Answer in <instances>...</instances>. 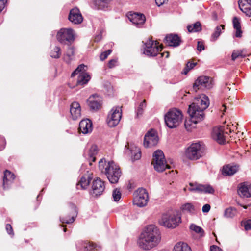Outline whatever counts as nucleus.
<instances>
[{"instance_id":"nucleus-23","label":"nucleus","mask_w":251,"mask_h":251,"mask_svg":"<svg viewBox=\"0 0 251 251\" xmlns=\"http://www.w3.org/2000/svg\"><path fill=\"white\" fill-rule=\"evenodd\" d=\"M79 131L83 134H88L92 131V123L91 121L87 119L80 121L79 126Z\"/></svg>"},{"instance_id":"nucleus-42","label":"nucleus","mask_w":251,"mask_h":251,"mask_svg":"<svg viewBox=\"0 0 251 251\" xmlns=\"http://www.w3.org/2000/svg\"><path fill=\"white\" fill-rule=\"evenodd\" d=\"M221 28L222 29H224L225 25H221L220 26H218L216 27L214 32L212 35V38L213 40H216L221 34Z\"/></svg>"},{"instance_id":"nucleus-27","label":"nucleus","mask_w":251,"mask_h":251,"mask_svg":"<svg viewBox=\"0 0 251 251\" xmlns=\"http://www.w3.org/2000/svg\"><path fill=\"white\" fill-rule=\"evenodd\" d=\"M14 179V174L7 170H5L3 179V188L6 189L8 187V185L12 182Z\"/></svg>"},{"instance_id":"nucleus-29","label":"nucleus","mask_w":251,"mask_h":251,"mask_svg":"<svg viewBox=\"0 0 251 251\" xmlns=\"http://www.w3.org/2000/svg\"><path fill=\"white\" fill-rule=\"evenodd\" d=\"M92 178L89 175L83 176L76 185L77 189H85L89 186Z\"/></svg>"},{"instance_id":"nucleus-28","label":"nucleus","mask_w":251,"mask_h":251,"mask_svg":"<svg viewBox=\"0 0 251 251\" xmlns=\"http://www.w3.org/2000/svg\"><path fill=\"white\" fill-rule=\"evenodd\" d=\"M166 42L170 46L176 47L180 44V39L177 35L170 34L166 36Z\"/></svg>"},{"instance_id":"nucleus-37","label":"nucleus","mask_w":251,"mask_h":251,"mask_svg":"<svg viewBox=\"0 0 251 251\" xmlns=\"http://www.w3.org/2000/svg\"><path fill=\"white\" fill-rule=\"evenodd\" d=\"M61 53L62 52L60 47L54 46L51 48L50 55L51 57L57 59L60 57Z\"/></svg>"},{"instance_id":"nucleus-5","label":"nucleus","mask_w":251,"mask_h":251,"mask_svg":"<svg viewBox=\"0 0 251 251\" xmlns=\"http://www.w3.org/2000/svg\"><path fill=\"white\" fill-rule=\"evenodd\" d=\"M181 222V217L176 212H168L162 215L159 223L167 228H174Z\"/></svg>"},{"instance_id":"nucleus-39","label":"nucleus","mask_w":251,"mask_h":251,"mask_svg":"<svg viewBox=\"0 0 251 251\" xmlns=\"http://www.w3.org/2000/svg\"><path fill=\"white\" fill-rule=\"evenodd\" d=\"M146 107V100H144L143 101L140 103L136 110V116L139 118L142 116L143 113L144 109Z\"/></svg>"},{"instance_id":"nucleus-43","label":"nucleus","mask_w":251,"mask_h":251,"mask_svg":"<svg viewBox=\"0 0 251 251\" xmlns=\"http://www.w3.org/2000/svg\"><path fill=\"white\" fill-rule=\"evenodd\" d=\"M190 228L192 230L195 231L197 233H199L200 236L202 237L204 235V231L203 229L201 227L196 225L192 224L190 226Z\"/></svg>"},{"instance_id":"nucleus-45","label":"nucleus","mask_w":251,"mask_h":251,"mask_svg":"<svg viewBox=\"0 0 251 251\" xmlns=\"http://www.w3.org/2000/svg\"><path fill=\"white\" fill-rule=\"evenodd\" d=\"M196 63H192L190 61L188 62L186 64V65L183 70V73L185 75H186L187 73L189 71V70L193 69L194 67V66L196 65Z\"/></svg>"},{"instance_id":"nucleus-22","label":"nucleus","mask_w":251,"mask_h":251,"mask_svg":"<svg viewBox=\"0 0 251 251\" xmlns=\"http://www.w3.org/2000/svg\"><path fill=\"white\" fill-rule=\"evenodd\" d=\"M129 20L137 26H140L145 23L146 19L143 14L137 13L130 14L128 16Z\"/></svg>"},{"instance_id":"nucleus-49","label":"nucleus","mask_w":251,"mask_h":251,"mask_svg":"<svg viewBox=\"0 0 251 251\" xmlns=\"http://www.w3.org/2000/svg\"><path fill=\"white\" fill-rule=\"evenodd\" d=\"M224 126L225 128L226 131H228V134L229 133H231L232 131H233L234 129L235 128V126H234L233 124L232 125H227L226 126Z\"/></svg>"},{"instance_id":"nucleus-11","label":"nucleus","mask_w":251,"mask_h":251,"mask_svg":"<svg viewBox=\"0 0 251 251\" xmlns=\"http://www.w3.org/2000/svg\"><path fill=\"white\" fill-rule=\"evenodd\" d=\"M213 86V79L207 76H201L195 81L193 89L196 92L198 90L209 89Z\"/></svg>"},{"instance_id":"nucleus-44","label":"nucleus","mask_w":251,"mask_h":251,"mask_svg":"<svg viewBox=\"0 0 251 251\" xmlns=\"http://www.w3.org/2000/svg\"><path fill=\"white\" fill-rule=\"evenodd\" d=\"M112 197L115 201H118L121 198V193L119 189H115L113 191Z\"/></svg>"},{"instance_id":"nucleus-54","label":"nucleus","mask_w":251,"mask_h":251,"mask_svg":"<svg viewBox=\"0 0 251 251\" xmlns=\"http://www.w3.org/2000/svg\"><path fill=\"white\" fill-rule=\"evenodd\" d=\"M210 209V205L208 204H206L202 207V212L204 213L208 212Z\"/></svg>"},{"instance_id":"nucleus-32","label":"nucleus","mask_w":251,"mask_h":251,"mask_svg":"<svg viewBox=\"0 0 251 251\" xmlns=\"http://www.w3.org/2000/svg\"><path fill=\"white\" fill-rule=\"evenodd\" d=\"M75 54V49L73 47H70L67 49L63 56L64 60L68 64L73 59Z\"/></svg>"},{"instance_id":"nucleus-47","label":"nucleus","mask_w":251,"mask_h":251,"mask_svg":"<svg viewBox=\"0 0 251 251\" xmlns=\"http://www.w3.org/2000/svg\"><path fill=\"white\" fill-rule=\"evenodd\" d=\"M241 225L244 226L246 230H250L251 229V220L242 221Z\"/></svg>"},{"instance_id":"nucleus-40","label":"nucleus","mask_w":251,"mask_h":251,"mask_svg":"<svg viewBox=\"0 0 251 251\" xmlns=\"http://www.w3.org/2000/svg\"><path fill=\"white\" fill-rule=\"evenodd\" d=\"M131 152L133 155L132 158L133 160H137L140 159L141 157V152L139 148L135 147L134 150H131Z\"/></svg>"},{"instance_id":"nucleus-41","label":"nucleus","mask_w":251,"mask_h":251,"mask_svg":"<svg viewBox=\"0 0 251 251\" xmlns=\"http://www.w3.org/2000/svg\"><path fill=\"white\" fill-rule=\"evenodd\" d=\"M181 209L183 211H186L189 213H192L194 211V206L191 203H186L182 204L181 206Z\"/></svg>"},{"instance_id":"nucleus-15","label":"nucleus","mask_w":251,"mask_h":251,"mask_svg":"<svg viewBox=\"0 0 251 251\" xmlns=\"http://www.w3.org/2000/svg\"><path fill=\"white\" fill-rule=\"evenodd\" d=\"M158 142V138L156 132L151 129L145 135L144 145L147 148H151L156 146Z\"/></svg>"},{"instance_id":"nucleus-48","label":"nucleus","mask_w":251,"mask_h":251,"mask_svg":"<svg viewBox=\"0 0 251 251\" xmlns=\"http://www.w3.org/2000/svg\"><path fill=\"white\" fill-rule=\"evenodd\" d=\"M112 50H108L102 52L100 56V59L101 61H103L107 58L108 56L110 54Z\"/></svg>"},{"instance_id":"nucleus-21","label":"nucleus","mask_w":251,"mask_h":251,"mask_svg":"<svg viewBox=\"0 0 251 251\" xmlns=\"http://www.w3.org/2000/svg\"><path fill=\"white\" fill-rule=\"evenodd\" d=\"M87 102L91 109L97 110L101 107V99L96 94L93 95L89 98Z\"/></svg>"},{"instance_id":"nucleus-16","label":"nucleus","mask_w":251,"mask_h":251,"mask_svg":"<svg viewBox=\"0 0 251 251\" xmlns=\"http://www.w3.org/2000/svg\"><path fill=\"white\" fill-rule=\"evenodd\" d=\"M228 131H226L224 126L214 127L213 130L212 137L218 143L223 144L226 142V137Z\"/></svg>"},{"instance_id":"nucleus-13","label":"nucleus","mask_w":251,"mask_h":251,"mask_svg":"<svg viewBox=\"0 0 251 251\" xmlns=\"http://www.w3.org/2000/svg\"><path fill=\"white\" fill-rule=\"evenodd\" d=\"M149 200L148 194L146 189H138L134 194L133 203L139 207L146 206Z\"/></svg>"},{"instance_id":"nucleus-24","label":"nucleus","mask_w":251,"mask_h":251,"mask_svg":"<svg viewBox=\"0 0 251 251\" xmlns=\"http://www.w3.org/2000/svg\"><path fill=\"white\" fill-rule=\"evenodd\" d=\"M238 5L240 10L247 16H251V0H239Z\"/></svg>"},{"instance_id":"nucleus-19","label":"nucleus","mask_w":251,"mask_h":251,"mask_svg":"<svg viewBox=\"0 0 251 251\" xmlns=\"http://www.w3.org/2000/svg\"><path fill=\"white\" fill-rule=\"evenodd\" d=\"M68 19L74 24H79L83 21L82 16L77 8H75L70 10Z\"/></svg>"},{"instance_id":"nucleus-14","label":"nucleus","mask_w":251,"mask_h":251,"mask_svg":"<svg viewBox=\"0 0 251 251\" xmlns=\"http://www.w3.org/2000/svg\"><path fill=\"white\" fill-rule=\"evenodd\" d=\"M86 66L84 64L80 65L71 74L74 77L76 74H79L77 80V85H83L86 84L90 79V75L84 71Z\"/></svg>"},{"instance_id":"nucleus-38","label":"nucleus","mask_w":251,"mask_h":251,"mask_svg":"<svg viewBox=\"0 0 251 251\" xmlns=\"http://www.w3.org/2000/svg\"><path fill=\"white\" fill-rule=\"evenodd\" d=\"M237 214V210L236 208L230 207L225 209L224 212V217L227 218H232Z\"/></svg>"},{"instance_id":"nucleus-36","label":"nucleus","mask_w":251,"mask_h":251,"mask_svg":"<svg viewBox=\"0 0 251 251\" xmlns=\"http://www.w3.org/2000/svg\"><path fill=\"white\" fill-rule=\"evenodd\" d=\"M187 28L189 32H196L201 30V25L200 22L188 25Z\"/></svg>"},{"instance_id":"nucleus-55","label":"nucleus","mask_w":251,"mask_h":251,"mask_svg":"<svg viewBox=\"0 0 251 251\" xmlns=\"http://www.w3.org/2000/svg\"><path fill=\"white\" fill-rule=\"evenodd\" d=\"M168 1V0H155V2L158 6H160L166 3Z\"/></svg>"},{"instance_id":"nucleus-31","label":"nucleus","mask_w":251,"mask_h":251,"mask_svg":"<svg viewBox=\"0 0 251 251\" xmlns=\"http://www.w3.org/2000/svg\"><path fill=\"white\" fill-rule=\"evenodd\" d=\"M98 153V147L96 145H92L89 149L87 155L90 161V165H92V162H95L96 160L95 155Z\"/></svg>"},{"instance_id":"nucleus-57","label":"nucleus","mask_w":251,"mask_h":251,"mask_svg":"<svg viewBox=\"0 0 251 251\" xmlns=\"http://www.w3.org/2000/svg\"><path fill=\"white\" fill-rule=\"evenodd\" d=\"M226 106L224 104L222 106V108L220 109V110L221 111H223V112H225L226 111Z\"/></svg>"},{"instance_id":"nucleus-46","label":"nucleus","mask_w":251,"mask_h":251,"mask_svg":"<svg viewBox=\"0 0 251 251\" xmlns=\"http://www.w3.org/2000/svg\"><path fill=\"white\" fill-rule=\"evenodd\" d=\"M84 248L88 251H92L96 248L95 245L93 243L84 242L83 244Z\"/></svg>"},{"instance_id":"nucleus-33","label":"nucleus","mask_w":251,"mask_h":251,"mask_svg":"<svg viewBox=\"0 0 251 251\" xmlns=\"http://www.w3.org/2000/svg\"><path fill=\"white\" fill-rule=\"evenodd\" d=\"M173 251H192L190 247L187 244L179 242L174 246Z\"/></svg>"},{"instance_id":"nucleus-20","label":"nucleus","mask_w":251,"mask_h":251,"mask_svg":"<svg viewBox=\"0 0 251 251\" xmlns=\"http://www.w3.org/2000/svg\"><path fill=\"white\" fill-rule=\"evenodd\" d=\"M238 193L241 197H251V183L244 182L239 185L238 187Z\"/></svg>"},{"instance_id":"nucleus-56","label":"nucleus","mask_w":251,"mask_h":251,"mask_svg":"<svg viewBox=\"0 0 251 251\" xmlns=\"http://www.w3.org/2000/svg\"><path fill=\"white\" fill-rule=\"evenodd\" d=\"M210 251H223L221 248L217 246L213 245L211 247Z\"/></svg>"},{"instance_id":"nucleus-10","label":"nucleus","mask_w":251,"mask_h":251,"mask_svg":"<svg viewBox=\"0 0 251 251\" xmlns=\"http://www.w3.org/2000/svg\"><path fill=\"white\" fill-rule=\"evenodd\" d=\"M77 209L73 203H69L65 208V215L60 218L63 224H71L74 222L77 215Z\"/></svg>"},{"instance_id":"nucleus-50","label":"nucleus","mask_w":251,"mask_h":251,"mask_svg":"<svg viewBox=\"0 0 251 251\" xmlns=\"http://www.w3.org/2000/svg\"><path fill=\"white\" fill-rule=\"evenodd\" d=\"M118 61L117 59H111L108 63V66L109 68H113L117 65Z\"/></svg>"},{"instance_id":"nucleus-7","label":"nucleus","mask_w":251,"mask_h":251,"mask_svg":"<svg viewBox=\"0 0 251 251\" xmlns=\"http://www.w3.org/2000/svg\"><path fill=\"white\" fill-rule=\"evenodd\" d=\"M162 50V45H159L157 41H154L151 39H149L145 44L143 53L148 56H155L160 54ZM160 55L161 57L163 56L162 53H160Z\"/></svg>"},{"instance_id":"nucleus-6","label":"nucleus","mask_w":251,"mask_h":251,"mask_svg":"<svg viewBox=\"0 0 251 251\" xmlns=\"http://www.w3.org/2000/svg\"><path fill=\"white\" fill-rule=\"evenodd\" d=\"M151 164L153 165L155 170L158 172H162L166 168H170V167L166 164L163 151L160 150L154 152Z\"/></svg>"},{"instance_id":"nucleus-3","label":"nucleus","mask_w":251,"mask_h":251,"mask_svg":"<svg viewBox=\"0 0 251 251\" xmlns=\"http://www.w3.org/2000/svg\"><path fill=\"white\" fill-rule=\"evenodd\" d=\"M100 169L106 175L107 178L111 183L118 182L121 175V171L118 165L113 161H109L106 164L104 159H101L99 162Z\"/></svg>"},{"instance_id":"nucleus-59","label":"nucleus","mask_w":251,"mask_h":251,"mask_svg":"<svg viewBox=\"0 0 251 251\" xmlns=\"http://www.w3.org/2000/svg\"><path fill=\"white\" fill-rule=\"evenodd\" d=\"M213 235H214L215 237H216L214 233H213Z\"/></svg>"},{"instance_id":"nucleus-9","label":"nucleus","mask_w":251,"mask_h":251,"mask_svg":"<svg viewBox=\"0 0 251 251\" xmlns=\"http://www.w3.org/2000/svg\"><path fill=\"white\" fill-rule=\"evenodd\" d=\"M122 115V107H113L109 112L106 122L109 127L116 126L119 123Z\"/></svg>"},{"instance_id":"nucleus-8","label":"nucleus","mask_w":251,"mask_h":251,"mask_svg":"<svg viewBox=\"0 0 251 251\" xmlns=\"http://www.w3.org/2000/svg\"><path fill=\"white\" fill-rule=\"evenodd\" d=\"M201 145L199 143L192 144L186 150L185 155L190 160H196L203 155Z\"/></svg>"},{"instance_id":"nucleus-4","label":"nucleus","mask_w":251,"mask_h":251,"mask_svg":"<svg viewBox=\"0 0 251 251\" xmlns=\"http://www.w3.org/2000/svg\"><path fill=\"white\" fill-rule=\"evenodd\" d=\"M182 118L181 111L176 108L170 109L164 117L165 124L170 128L177 127L182 122Z\"/></svg>"},{"instance_id":"nucleus-26","label":"nucleus","mask_w":251,"mask_h":251,"mask_svg":"<svg viewBox=\"0 0 251 251\" xmlns=\"http://www.w3.org/2000/svg\"><path fill=\"white\" fill-rule=\"evenodd\" d=\"M238 170V165L228 164L223 166L222 174L226 176H232L236 173Z\"/></svg>"},{"instance_id":"nucleus-53","label":"nucleus","mask_w":251,"mask_h":251,"mask_svg":"<svg viewBox=\"0 0 251 251\" xmlns=\"http://www.w3.org/2000/svg\"><path fill=\"white\" fill-rule=\"evenodd\" d=\"M197 50L200 51H201L204 50V45H203L202 43H201L200 41L198 42Z\"/></svg>"},{"instance_id":"nucleus-35","label":"nucleus","mask_w":251,"mask_h":251,"mask_svg":"<svg viewBox=\"0 0 251 251\" xmlns=\"http://www.w3.org/2000/svg\"><path fill=\"white\" fill-rule=\"evenodd\" d=\"M94 4L98 9H103L107 7L111 0H93Z\"/></svg>"},{"instance_id":"nucleus-51","label":"nucleus","mask_w":251,"mask_h":251,"mask_svg":"<svg viewBox=\"0 0 251 251\" xmlns=\"http://www.w3.org/2000/svg\"><path fill=\"white\" fill-rule=\"evenodd\" d=\"M7 0H0V12H1L5 7L7 3Z\"/></svg>"},{"instance_id":"nucleus-52","label":"nucleus","mask_w":251,"mask_h":251,"mask_svg":"<svg viewBox=\"0 0 251 251\" xmlns=\"http://www.w3.org/2000/svg\"><path fill=\"white\" fill-rule=\"evenodd\" d=\"M6 229L9 234H10V235L14 234L13 229H12V227L11 225L7 224L6 225Z\"/></svg>"},{"instance_id":"nucleus-30","label":"nucleus","mask_w":251,"mask_h":251,"mask_svg":"<svg viewBox=\"0 0 251 251\" xmlns=\"http://www.w3.org/2000/svg\"><path fill=\"white\" fill-rule=\"evenodd\" d=\"M233 27L235 30V36L238 38L242 37V31L241 30L240 18L234 17L232 20Z\"/></svg>"},{"instance_id":"nucleus-18","label":"nucleus","mask_w":251,"mask_h":251,"mask_svg":"<svg viewBox=\"0 0 251 251\" xmlns=\"http://www.w3.org/2000/svg\"><path fill=\"white\" fill-rule=\"evenodd\" d=\"M92 188V194L96 196H99L105 189L104 182L100 179L97 178L93 181Z\"/></svg>"},{"instance_id":"nucleus-1","label":"nucleus","mask_w":251,"mask_h":251,"mask_svg":"<svg viewBox=\"0 0 251 251\" xmlns=\"http://www.w3.org/2000/svg\"><path fill=\"white\" fill-rule=\"evenodd\" d=\"M209 105L208 97L205 95L202 94L200 97L195 98L194 101L189 105L188 112L191 117V120H186L185 122V128L188 130L190 126H193L191 122L194 125L202 121L205 116L204 110Z\"/></svg>"},{"instance_id":"nucleus-2","label":"nucleus","mask_w":251,"mask_h":251,"mask_svg":"<svg viewBox=\"0 0 251 251\" xmlns=\"http://www.w3.org/2000/svg\"><path fill=\"white\" fill-rule=\"evenodd\" d=\"M161 235L159 229L153 225L145 228L140 235L139 246L145 250H150L157 247L161 242Z\"/></svg>"},{"instance_id":"nucleus-12","label":"nucleus","mask_w":251,"mask_h":251,"mask_svg":"<svg viewBox=\"0 0 251 251\" xmlns=\"http://www.w3.org/2000/svg\"><path fill=\"white\" fill-rule=\"evenodd\" d=\"M58 41L63 44L71 43L75 40V34L73 30L71 28L61 29L57 33Z\"/></svg>"},{"instance_id":"nucleus-25","label":"nucleus","mask_w":251,"mask_h":251,"mask_svg":"<svg viewBox=\"0 0 251 251\" xmlns=\"http://www.w3.org/2000/svg\"><path fill=\"white\" fill-rule=\"evenodd\" d=\"M70 113L74 120H76L81 116V107L77 102H73L70 106Z\"/></svg>"},{"instance_id":"nucleus-34","label":"nucleus","mask_w":251,"mask_h":251,"mask_svg":"<svg viewBox=\"0 0 251 251\" xmlns=\"http://www.w3.org/2000/svg\"><path fill=\"white\" fill-rule=\"evenodd\" d=\"M249 54L245 50H234L232 54V60H235L237 59H242L246 57Z\"/></svg>"},{"instance_id":"nucleus-58","label":"nucleus","mask_w":251,"mask_h":251,"mask_svg":"<svg viewBox=\"0 0 251 251\" xmlns=\"http://www.w3.org/2000/svg\"><path fill=\"white\" fill-rule=\"evenodd\" d=\"M66 230H67L66 228H64V232H66Z\"/></svg>"},{"instance_id":"nucleus-17","label":"nucleus","mask_w":251,"mask_h":251,"mask_svg":"<svg viewBox=\"0 0 251 251\" xmlns=\"http://www.w3.org/2000/svg\"><path fill=\"white\" fill-rule=\"evenodd\" d=\"M191 188H189L190 191H197L201 193H204L207 194H214L215 192L214 189L212 186L209 184H193L190 183Z\"/></svg>"}]
</instances>
